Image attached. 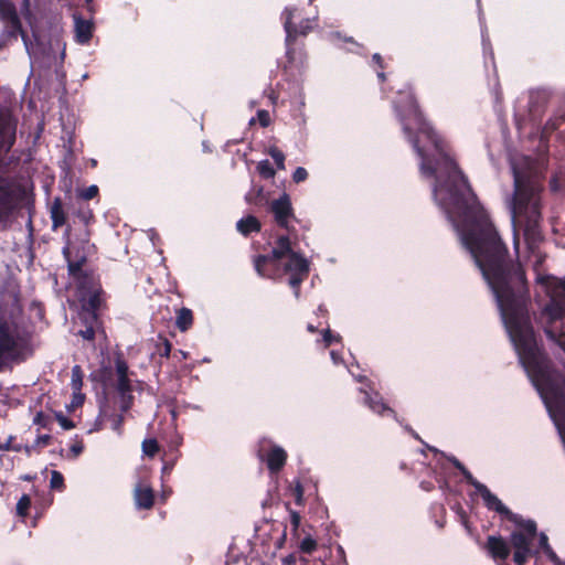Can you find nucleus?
Segmentation results:
<instances>
[{"label": "nucleus", "mask_w": 565, "mask_h": 565, "mask_svg": "<svg viewBox=\"0 0 565 565\" xmlns=\"http://www.w3.org/2000/svg\"><path fill=\"white\" fill-rule=\"evenodd\" d=\"M396 111L404 135L420 159V172L437 179L434 194L438 188L447 192L440 205L462 221V243L495 297L520 362L547 407L565 416V391L551 360L539 347L531 322L524 268L510 257L507 245L480 205L467 177L450 156L447 142L425 119L415 95L407 93L404 104L396 105Z\"/></svg>", "instance_id": "nucleus-1"}, {"label": "nucleus", "mask_w": 565, "mask_h": 565, "mask_svg": "<svg viewBox=\"0 0 565 565\" xmlns=\"http://www.w3.org/2000/svg\"><path fill=\"white\" fill-rule=\"evenodd\" d=\"M275 224L286 233L273 236L271 250L253 257V265L258 276L265 279H279L289 275L288 285L298 298L301 284L309 277L310 262L299 248L298 234L291 221H296L289 194L282 193L268 204Z\"/></svg>", "instance_id": "nucleus-2"}, {"label": "nucleus", "mask_w": 565, "mask_h": 565, "mask_svg": "<svg viewBox=\"0 0 565 565\" xmlns=\"http://www.w3.org/2000/svg\"><path fill=\"white\" fill-rule=\"evenodd\" d=\"M512 173L514 185L511 199L512 218L523 228L526 243L534 246L544 238L541 223L546 168L537 160L526 157L520 167L512 166Z\"/></svg>", "instance_id": "nucleus-3"}, {"label": "nucleus", "mask_w": 565, "mask_h": 565, "mask_svg": "<svg viewBox=\"0 0 565 565\" xmlns=\"http://www.w3.org/2000/svg\"><path fill=\"white\" fill-rule=\"evenodd\" d=\"M484 505L497 513L501 514L505 520L512 522L521 530H515L510 534L513 546L512 561L515 565H525L529 558L536 554L531 548L532 542L537 534V525L533 520H524L521 515L512 512L502 501L493 494L487 486L482 487L478 492Z\"/></svg>", "instance_id": "nucleus-4"}, {"label": "nucleus", "mask_w": 565, "mask_h": 565, "mask_svg": "<svg viewBox=\"0 0 565 565\" xmlns=\"http://www.w3.org/2000/svg\"><path fill=\"white\" fill-rule=\"evenodd\" d=\"M484 505L497 513L501 514L505 520L512 522L521 530H515L510 534L513 546L512 561L515 565H525L529 558L536 554L531 548L532 542L537 534V525L533 520H524L521 515L512 512L502 501L493 494L487 486L482 487L478 492Z\"/></svg>", "instance_id": "nucleus-5"}, {"label": "nucleus", "mask_w": 565, "mask_h": 565, "mask_svg": "<svg viewBox=\"0 0 565 565\" xmlns=\"http://www.w3.org/2000/svg\"><path fill=\"white\" fill-rule=\"evenodd\" d=\"M484 505L497 513L501 514L505 520L512 522L521 530H515L510 534L513 546L512 561L515 565H525L529 558L536 554L531 548L532 542L537 534V525L533 520H524L521 515L512 512L502 501L493 494L487 486L482 487L478 492Z\"/></svg>", "instance_id": "nucleus-6"}, {"label": "nucleus", "mask_w": 565, "mask_h": 565, "mask_svg": "<svg viewBox=\"0 0 565 565\" xmlns=\"http://www.w3.org/2000/svg\"><path fill=\"white\" fill-rule=\"evenodd\" d=\"M542 282H547L550 301L543 308L542 315L547 318V324L544 327V332L548 340L555 342L565 352V341L562 338L565 331L562 329L556 332L552 328V323L561 320L565 316V279L558 280L554 278H541Z\"/></svg>", "instance_id": "nucleus-7"}, {"label": "nucleus", "mask_w": 565, "mask_h": 565, "mask_svg": "<svg viewBox=\"0 0 565 565\" xmlns=\"http://www.w3.org/2000/svg\"><path fill=\"white\" fill-rule=\"evenodd\" d=\"M76 294L82 310L104 311L107 307L108 295L102 286L100 276L76 284Z\"/></svg>", "instance_id": "nucleus-8"}, {"label": "nucleus", "mask_w": 565, "mask_h": 565, "mask_svg": "<svg viewBox=\"0 0 565 565\" xmlns=\"http://www.w3.org/2000/svg\"><path fill=\"white\" fill-rule=\"evenodd\" d=\"M286 32V43L288 45L296 42L298 36H306L313 30V20L303 17L302 9L288 6L284 9L280 17Z\"/></svg>", "instance_id": "nucleus-9"}, {"label": "nucleus", "mask_w": 565, "mask_h": 565, "mask_svg": "<svg viewBox=\"0 0 565 565\" xmlns=\"http://www.w3.org/2000/svg\"><path fill=\"white\" fill-rule=\"evenodd\" d=\"M62 254L67 264L68 276L75 285L99 275L95 269L85 267L87 256L84 250L78 248L72 249L67 244L63 247Z\"/></svg>", "instance_id": "nucleus-10"}, {"label": "nucleus", "mask_w": 565, "mask_h": 565, "mask_svg": "<svg viewBox=\"0 0 565 565\" xmlns=\"http://www.w3.org/2000/svg\"><path fill=\"white\" fill-rule=\"evenodd\" d=\"M125 413L126 412H121L120 406L117 407V401L115 397L104 393L103 399L99 403V415L96 423V425H98L97 429L102 428L100 425L104 420H108L110 422L111 429L118 435H121Z\"/></svg>", "instance_id": "nucleus-11"}, {"label": "nucleus", "mask_w": 565, "mask_h": 565, "mask_svg": "<svg viewBox=\"0 0 565 565\" xmlns=\"http://www.w3.org/2000/svg\"><path fill=\"white\" fill-rule=\"evenodd\" d=\"M25 191L21 185L6 184L0 186V220L11 215L23 201Z\"/></svg>", "instance_id": "nucleus-12"}, {"label": "nucleus", "mask_w": 565, "mask_h": 565, "mask_svg": "<svg viewBox=\"0 0 565 565\" xmlns=\"http://www.w3.org/2000/svg\"><path fill=\"white\" fill-rule=\"evenodd\" d=\"M483 548L497 564L502 565L509 558L513 546L511 539L508 541L502 535H489Z\"/></svg>", "instance_id": "nucleus-13"}, {"label": "nucleus", "mask_w": 565, "mask_h": 565, "mask_svg": "<svg viewBox=\"0 0 565 565\" xmlns=\"http://www.w3.org/2000/svg\"><path fill=\"white\" fill-rule=\"evenodd\" d=\"M102 311L79 310L78 318L85 329L77 332L79 337L89 342H94L96 332L102 329L103 321L100 319Z\"/></svg>", "instance_id": "nucleus-14"}, {"label": "nucleus", "mask_w": 565, "mask_h": 565, "mask_svg": "<svg viewBox=\"0 0 565 565\" xmlns=\"http://www.w3.org/2000/svg\"><path fill=\"white\" fill-rule=\"evenodd\" d=\"M17 120L10 113H0V151L8 152L15 142Z\"/></svg>", "instance_id": "nucleus-15"}, {"label": "nucleus", "mask_w": 565, "mask_h": 565, "mask_svg": "<svg viewBox=\"0 0 565 565\" xmlns=\"http://www.w3.org/2000/svg\"><path fill=\"white\" fill-rule=\"evenodd\" d=\"M260 459L266 462L270 473H278L286 465L287 452L279 446H271L265 455H259Z\"/></svg>", "instance_id": "nucleus-16"}, {"label": "nucleus", "mask_w": 565, "mask_h": 565, "mask_svg": "<svg viewBox=\"0 0 565 565\" xmlns=\"http://www.w3.org/2000/svg\"><path fill=\"white\" fill-rule=\"evenodd\" d=\"M115 390L119 395L121 412H128L134 403L132 384L129 376H118L115 384Z\"/></svg>", "instance_id": "nucleus-17"}, {"label": "nucleus", "mask_w": 565, "mask_h": 565, "mask_svg": "<svg viewBox=\"0 0 565 565\" xmlns=\"http://www.w3.org/2000/svg\"><path fill=\"white\" fill-rule=\"evenodd\" d=\"M137 508L149 510L154 504V491L150 484L138 482L134 491Z\"/></svg>", "instance_id": "nucleus-18"}, {"label": "nucleus", "mask_w": 565, "mask_h": 565, "mask_svg": "<svg viewBox=\"0 0 565 565\" xmlns=\"http://www.w3.org/2000/svg\"><path fill=\"white\" fill-rule=\"evenodd\" d=\"M73 18L75 24V41L79 44H87L93 36V22L83 19L82 15L77 13H75Z\"/></svg>", "instance_id": "nucleus-19"}, {"label": "nucleus", "mask_w": 565, "mask_h": 565, "mask_svg": "<svg viewBox=\"0 0 565 565\" xmlns=\"http://www.w3.org/2000/svg\"><path fill=\"white\" fill-rule=\"evenodd\" d=\"M364 394V403L376 414L381 416L395 415V412L383 401L379 393L374 395L369 394L365 391H361Z\"/></svg>", "instance_id": "nucleus-20"}, {"label": "nucleus", "mask_w": 565, "mask_h": 565, "mask_svg": "<svg viewBox=\"0 0 565 565\" xmlns=\"http://www.w3.org/2000/svg\"><path fill=\"white\" fill-rule=\"evenodd\" d=\"M18 347L17 339L11 331L10 324L3 318H0V348L7 352H13Z\"/></svg>", "instance_id": "nucleus-21"}, {"label": "nucleus", "mask_w": 565, "mask_h": 565, "mask_svg": "<svg viewBox=\"0 0 565 565\" xmlns=\"http://www.w3.org/2000/svg\"><path fill=\"white\" fill-rule=\"evenodd\" d=\"M50 217L53 230H57L66 223V213L64 211L63 201L60 196L54 198L51 203Z\"/></svg>", "instance_id": "nucleus-22"}, {"label": "nucleus", "mask_w": 565, "mask_h": 565, "mask_svg": "<svg viewBox=\"0 0 565 565\" xmlns=\"http://www.w3.org/2000/svg\"><path fill=\"white\" fill-rule=\"evenodd\" d=\"M236 228L242 235L248 236L252 233L260 232L262 223L256 216L247 215L236 223Z\"/></svg>", "instance_id": "nucleus-23"}, {"label": "nucleus", "mask_w": 565, "mask_h": 565, "mask_svg": "<svg viewBox=\"0 0 565 565\" xmlns=\"http://www.w3.org/2000/svg\"><path fill=\"white\" fill-rule=\"evenodd\" d=\"M245 200L248 204H253L259 207L269 204L267 194L265 193L263 185L254 184L246 193Z\"/></svg>", "instance_id": "nucleus-24"}, {"label": "nucleus", "mask_w": 565, "mask_h": 565, "mask_svg": "<svg viewBox=\"0 0 565 565\" xmlns=\"http://www.w3.org/2000/svg\"><path fill=\"white\" fill-rule=\"evenodd\" d=\"M193 320L194 317L191 309L182 307L179 310H177L175 327L181 332H186L188 330H190L193 326Z\"/></svg>", "instance_id": "nucleus-25"}, {"label": "nucleus", "mask_w": 565, "mask_h": 565, "mask_svg": "<svg viewBox=\"0 0 565 565\" xmlns=\"http://www.w3.org/2000/svg\"><path fill=\"white\" fill-rule=\"evenodd\" d=\"M565 124V114L555 115L550 118L542 128V138H550L562 125Z\"/></svg>", "instance_id": "nucleus-26"}, {"label": "nucleus", "mask_w": 565, "mask_h": 565, "mask_svg": "<svg viewBox=\"0 0 565 565\" xmlns=\"http://www.w3.org/2000/svg\"><path fill=\"white\" fill-rule=\"evenodd\" d=\"M8 34L12 38H17L18 34H21V36L24 39L26 36L23 28H22V23L17 14V12L14 11V9H12L10 11V17H9V21H8Z\"/></svg>", "instance_id": "nucleus-27"}, {"label": "nucleus", "mask_w": 565, "mask_h": 565, "mask_svg": "<svg viewBox=\"0 0 565 565\" xmlns=\"http://www.w3.org/2000/svg\"><path fill=\"white\" fill-rule=\"evenodd\" d=\"M83 379H84V373H83L81 365H74L72 367L71 386H72V390H73L75 396L77 395V393L81 392V390L83 387Z\"/></svg>", "instance_id": "nucleus-28"}, {"label": "nucleus", "mask_w": 565, "mask_h": 565, "mask_svg": "<svg viewBox=\"0 0 565 565\" xmlns=\"http://www.w3.org/2000/svg\"><path fill=\"white\" fill-rule=\"evenodd\" d=\"M142 452L149 458H153L160 451V445L156 438H146L141 444Z\"/></svg>", "instance_id": "nucleus-29"}, {"label": "nucleus", "mask_w": 565, "mask_h": 565, "mask_svg": "<svg viewBox=\"0 0 565 565\" xmlns=\"http://www.w3.org/2000/svg\"><path fill=\"white\" fill-rule=\"evenodd\" d=\"M172 351V343L167 338H161L156 344L154 354L161 358H169Z\"/></svg>", "instance_id": "nucleus-30"}, {"label": "nucleus", "mask_w": 565, "mask_h": 565, "mask_svg": "<svg viewBox=\"0 0 565 565\" xmlns=\"http://www.w3.org/2000/svg\"><path fill=\"white\" fill-rule=\"evenodd\" d=\"M31 508V498L29 494H23L17 503V514L20 518H25L29 514Z\"/></svg>", "instance_id": "nucleus-31"}, {"label": "nucleus", "mask_w": 565, "mask_h": 565, "mask_svg": "<svg viewBox=\"0 0 565 565\" xmlns=\"http://www.w3.org/2000/svg\"><path fill=\"white\" fill-rule=\"evenodd\" d=\"M317 547H318L317 541L313 537H311L310 535L302 539L299 544L300 551L305 554L313 553L317 550Z\"/></svg>", "instance_id": "nucleus-32"}, {"label": "nucleus", "mask_w": 565, "mask_h": 565, "mask_svg": "<svg viewBox=\"0 0 565 565\" xmlns=\"http://www.w3.org/2000/svg\"><path fill=\"white\" fill-rule=\"evenodd\" d=\"M50 487H51V489L57 490V491L64 490V488H65L64 477L60 471H57V470L52 471Z\"/></svg>", "instance_id": "nucleus-33"}, {"label": "nucleus", "mask_w": 565, "mask_h": 565, "mask_svg": "<svg viewBox=\"0 0 565 565\" xmlns=\"http://www.w3.org/2000/svg\"><path fill=\"white\" fill-rule=\"evenodd\" d=\"M290 491L292 497L295 498V502L298 505L303 504V487L300 480H295L290 486Z\"/></svg>", "instance_id": "nucleus-34"}, {"label": "nucleus", "mask_w": 565, "mask_h": 565, "mask_svg": "<svg viewBox=\"0 0 565 565\" xmlns=\"http://www.w3.org/2000/svg\"><path fill=\"white\" fill-rule=\"evenodd\" d=\"M99 194V188L95 184L78 190V198L85 201L92 200Z\"/></svg>", "instance_id": "nucleus-35"}, {"label": "nucleus", "mask_w": 565, "mask_h": 565, "mask_svg": "<svg viewBox=\"0 0 565 565\" xmlns=\"http://www.w3.org/2000/svg\"><path fill=\"white\" fill-rule=\"evenodd\" d=\"M257 171L265 179H270L275 175V169L268 160L260 161L257 166Z\"/></svg>", "instance_id": "nucleus-36"}, {"label": "nucleus", "mask_w": 565, "mask_h": 565, "mask_svg": "<svg viewBox=\"0 0 565 565\" xmlns=\"http://www.w3.org/2000/svg\"><path fill=\"white\" fill-rule=\"evenodd\" d=\"M76 216L85 225H89L92 222L95 221V215H94L93 211L88 206L79 207L77 210V212H76Z\"/></svg>", "instance_id": "nucleus-37"}, {"label": "nucleus", "mask_w": 565, "mask_h": 565, "mask_svg": "<svg viewBox=\"0 0 565 565\" xmlns=\"http://www.w3.org/2000/svg\"><path fill=\"white\" fill-rule=\"evenodd\" d=\"M268 153L275 161L278 169H285V154L280 149L277 147H270Z\"/></svg>", "instance_id": "nucleus-38"}, {"label": "nucleus", "mask_w": 565, "mask_h": 565, "mask_svg": "<svg viewBox=\"0 0 565 565\" xmlns=\"http://www.w3.org/2000/svg\"><path fill=\"white\" fill-rule=\"evenodd\" d=\"M115 369L116 374L118 376H129V366L128 363L121 355H117L115 359Z\"/></svg>", "instance_id": "nucleus-39"}, {"label": "nucleus", "mask_w": 565, "mask_h": 565, "mask_svg": "<svg viewBox=\"0 0 565 565\" xmlns=\"http://www.w3.org/2000/svg\"><path fill=\"white\" fill-rule=\"evenodd\" d=\"M460 473L462 475V477L467 481V483L472 486L477 492H480L482 487L486 486V484L479 482L466 467H465V470H460Z\"/></svg>", "instance_id": "nucleus-40"}, {"label": "nucleus", "mask_w": 565, "mask_h": 565, "mask_svg": "<svg viewBox=\"0 0 565 565\" xmlns=\"http://www.w3.org/2000/svg\"><path fill=\"white\" fill-rule=\"evenodd\" d=\"M33 423L43 428H49L50 424L52 423V419L49 415L44 414L43 412H38L36 415L34 416Z\"/></svg>", "instance_id": "nucleus-41"}, {"label": "nucleus", "mask_w": 565, "mask_h": 565, "mask_svg": "<svg viewBox=\"0 0 565 565\" xmlns=\"http://www.w3.org/2000/svg\"><path fill=\"white\" fill-rule=\"evenodd\" d=\"M307 178H308V171L302 167H298L295 170V172L292 173V181L295 183L303 182L307 180Z\"/></svg>", "instance_id": "nucleus-42"}, {"label": "nucleus", "mask_w": 565, "mask_h": 565, "mask_svg": "<svg viewBox=\"0 0 565 565\" xmlns=\"http://www.w3.org/2000/svg\"><path fill=\"white\" fill-rule=\"evenodd\" d=\"M341 337L339 334H333L330 329L323 331V342L326 347H330L334 342H339Z\"/></svg>", "instance_id": "nucleus-43"}, {"label": "nucleus", "mask_w": 565, "mask_h": 565, "mask_svg": "<svg viewBox=\"0 0 565 565\" xmlns=\"http://www.w3.org/2000/svg\"><path fill=\"white\" fill-rule=\"evenodd\" d=\"M257 119L262 127L266 128L270 125V116L269 113L265 109H259L257 111Z\"/></svg>", "instance_id": "nucleus-44"}, {"label": "nucleus", "mask_w": 565, "mask_h": 565, "mask_svg": "<svg viewBox=\"0 0 565 565\" xmlns=\"http://www.w3.org/2000/svg\"><path fill=\"white\" fill-rule=\"evenodd\" d=\"M301 516L297 511H290V525L292 533H297L300 526Z\"/></svg>", "instance_id": "nucleus-45"}, {"label": "nucleus", "mask_w": 565, "mask_h": 565, "mask_svg": "<svg viewBox=\"0 0 565 565\" xmlns=\"http://www.w3.org/2000/svg\"><path fill=\"white\" fill-rule=\"evenodd\" d=\"M57 420H58L60 425H61L64 429H66V430L72 429V428H74V427H75V425H74L73 420H72V419H70L68 417H66V416L62 415V414H58V415H57Z\"/></svg>", "instance_id": "nucleus-46"}, {"label": "nucleus", "mask_w": 565, "mask_h": 565, "mask_svg": "<svg viewBox=\"0 0 565 565\" xmlns=\"http://www.w3.org/2000/svg\"><path fill=\"white\" fill-rule=\"evenodd\" d=\"M84 450V445L82 441H77L71 446V451L74 457L79 456Z\"/></svg>", "instance_id": "nucleus-47"}, {"label": "nucleus", "mask_w": 565, "mask_h": 565, "mask_svg": "<svg viewBox=\"0 0 565 565\" xmlns=\"http://www.w3.org/2000/svg\"><path fill=\"white\" fill-rule=\"evenodd\" d=\"M539 544L543 551L551 546L547 535L543 532L539 535Z\"/></svg>", "instance_id": "nucleus-48"}, {"label": "nucleus", "mask_w": 565, "mask_h": 565, "mask_svg": "<svg viewBox=\"0 0 565 565\" xmlns=\"http://www.w3.org/2000/svg\"><path fill=\"white\" fill-rule=\"evenodd\" d=\"M52 436L51 435H40L38 436L36 444L42 446H47L51 444Z\"/></svg>", "instance_id": "nucleus-49"}, {"label": "nucleus", "mask_w": 565, "mask_h": 565, "mask_svg": "<svg viewBox=\"0 0 565 565\" xmlns=\"http://www.w3.org/2000/svg\"><path fill=\"white\" fill-rule=\"evenodd\" d=\"M448 460L452 463V466L457 469V470H465V465L459 461L456 457H450L448 458Z\"/></svg>", "instance_id": "nucleus-50"}, {"label": "nucleus", "mask_w": 565, "mask_h": 565, "mask_svg": "<svg viewBox=\"0 0 565 565\" xmlns=\"http://www.w3.org/2000/svg\"><path fill=\"white\" fill-rule=\"evenodd\" d=\"M372 61L381 68L383 70L384 68V61H383V57L381 56V54L379 53H375L373 54L372 56Z\"/></svg>", "instance_id": "nucleus-51"}, {"label": "nucleus", "mask_w": 565, "mask_h": 565, "mask_svg": "<svg viewBox=\"0 0 565 565\" xmlns=\"http://www.w3.org/2000/svg\"><path fill=\"white\" fill-rule=\"evenodd\" d=\"M554 565H565V561L561 559L558 555L554 552L551 556L547 557Z\"/></svg>", "instance_id": "nucleus-52"}, {"label": "nucleus", "mask_w": 565, "mask_h": 565, "mask_svg": "<svg viewBox=\"0 0 565 565\" xmlns=\"http://www.w3.org/2000/svg\"><path fill=\"white\" fill-rule=\"evenodd\" d=\"M377 78L381 83H384L386 81V75L384 72H377Z\"/></svg>", "instance_id": "nucleus-53"}, {"label": "nucleus", "mask_w": 565, "mask_h": 565, "mask_svg": "<svg viewBox=\"0 0 565 565\" xmlns=\"http://www.w3.org/2000/svg\"><path fill=\"white\" fill-rule=\"evenodd\" d=\"M546 557L551 556L555 551L552 548V546L547 547L543 551Z\"/></svg>", "instance_id": "nucleus-54"}, {"label": "nucleus", "mask_w": 565, "mask_h": 565, "mask_svg": "<svg viewBox=\"0 0 565 565\" xmlns=\"http://www.w3.org/2000/svg\"><path fill=\"white\" fill-rule=\"evenodd\" d=\"M307 330H308L309 332H311V333L317 332V328H316L313 324H311V323H309V324L307 326Z\"/></svg>", "instance_id": "nucleus-55"}, {"label": "nucleus", "mask_w": 565, "mask_h": 565, "mask_svg": "<svg viewBox=\"0 0 565 565\" xmlns=\"http://www.w3.org/2000/svg\"><path fill=\"white\" fill-rule=\"evenodd\" d=\"M178 353H180V356H182L183 359H186L188 356V353L182 350H178Z\"/></svg>", "instance_id": "nucleus-56"}, {"label": "nucleus", "mask_w": 565, "mask_h": 565, "mask_svg": "<svg viewBox=\"0 0 565 565\" xmlns=\"http://www.w3.org/2000/svg\"><path fill=\"white\" fill-rule=\"evenodd\" d=\"M460 515H463V516H465V521H463V522H465V524L467 525V523H468V521H467V519H466V515H467V514H466V512H465L462 509H460Z\"/></svg>", "instance_id": "nucleus-57"}, {"label": "nucleus", "mask_w": 565, "mask_h": 565, "mask_svg": "<svg viewBox=\"0 0 565 565\" xmlns=\"http://www.w3.org/2000/svg\"><path fill=\"white\" fill-rule=\"evenodd\" d=\"M8 449H9V444L0 445V450H8Z\"/></svg>", "instance_id": "nucleus-58"}, {"label": "nucleus", "mask_w": 565, "mask_h": 565, "mask_svg": "<svg viewBox=\"0 0 565 565\" xmlns=\"http://www.w3.org/2000/svg\"><path fill=\"white\" fill-rule=\"evenodd\" d=\"M331 356H332L333 359H337V355H335V353H334V352H331Z\"/></svg>", "instance_id": "nucleus-59"}, {"label": "nucleus", "mask_w": 565, "mask_h": 565, "mask_svg": "<svg viewBox=\"0 0 565 565\" xmlns=\"http://www.w3.org/2000/svg\"><path fill=\"white\" fill-rule=\"evenodd\" d=\"M315 0H309L310 3H312Z\"/></svg>", "instance_id": "nucleus-60"}]
</instances>
